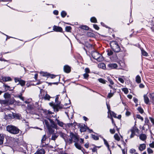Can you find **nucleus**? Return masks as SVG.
Instances as JSON below:
<instances>
[{
  "label": "nucleus",
  "instance_id": "obj_47",
  "mask_svg": "<svg viewBox=\"0 0 154 154\" xmlns=\"http://www.w3.org/2000/svg\"><path fill=\"white\" fill-rule=\"evenodd\" d=\"M92 138L94 140H97L99 139V137L97 136H96L95 135L92 134Z\"/></svg>",
  "mask_w": 154,
  "mask_h": 154
},
{
  "label": "nucleus",
  "instance_id": "obj_5",
  "mask_svg": "<svg viewBox=\"0 0 154 154\" xmlns=\"http://www.w3.org/2000/svg\"><path fill=\"white\" fill-rule=\"evenodd\" d=\"M91 55L93 58L97 61H100L102 60V56L97 52H92L91 53Z\"/></svg>",
  "mask_w": 154,
  "mask_h": 154
},
{
  "label": "nucleus",
  "instance_id": "obj_26",
  "mask_svg": "<svg viewBox=\"0 0 154 154\" xmlns=\"http://www.w3.org/2000/svg\"><path fill=\"white\" fill-rule=\"evenodd\" d=\"M78 142H75L74 145L75 147L78 149L82 150V147L78 143Z\"/></svg>",
  "mask_w": 154,
  "mask_h": 154
},
{
  "label": "nucleus",
  "instance_id": "obj_29",
  "mask_svg": "<svg viewBox=\"0 0 154 154\" xmlns=\"http://www.w3.org/2000/svg\"><path fill=\"white\" fill-rule=\"evenodd\" d=\"M136 81L137 83H140L141 82V78L138 75L136 77Z\"/></svg>",
  "mask_w": 154,
  "mask_h": 154
},
{
  "label": "nucleus",
  "instance_id": "obj_20",
  "mask_svg": "<svg viewBox=\"0 0 154 154\" xmlns=\"http://www.w3.org/2000/svg\"><path fill=\"white\" fill-rule=\"evenodd\" d=\"M5 111H7V112H8V113H7L8 116V117H9V119H11L12 118V116H13V113H9L10 112H10V111L8 109L6 108L5 109Z\"/></svg>",
  "mask_w": 154,
  "mask_h": 154
},
{
  "label": "nucleus",
  "instance_id": "obj_60",
  "mask_svg": "<svg viewBox=\"0 0 154 154\" xmlns=\"http://www.w3.org/2000/svg\"><path fill=\"white\" fill-rule=\"evenodd\" d=\"M85 71L86 72V73H90V70L88 68H86L85 69Z\"/></svg>",
  "mask_w": 154,
  "mask_h": 154
},
{
  "label": "nucleus",
  "instance_id": "obj_25",
  "mask_svg": "<svg viewBox=\"0 0 154 154\" xmlns=\"http://www.w3.org/2000/svg\"><path fill=\"white\" fill-rule=\"evenodd\" d=\"M3 86L4 87H5V90H8L9 91H11L13 90L14 89V88H13V89H11L10 87L9 86H8L6 84H4Z\"/></svg>",
  "mask_w": 154,
  "mask_h": 154
},
{
  "label": "nucleus",
  "instance_id": "obj_53",
  "mask_svg": "<svg viewBox=\"0 0 154 154\" xmlns=\"http://www.w3.org/2000/svg\"><path fill=\"white\" fill-rule=\"evenodd\" d=\"M137 118L138 119H141L142 121H143V117L139 115H137Z\"/></svg>",
  "mask_w": 154,
  "mask_h": 154
},
{
  "label": "nucleus",
  "instance_id": "obj_49",
  "mask_svg": "<svg viewBox=\"0 0 154 154\" xmlns=\"http://www.w3.org/2000/svg\"><path fill=\"white\" fill-rule=\"evenodd\" d=\"M84 78L85 79H88L89 75L87 73H85L83 75Z\"/></svg>",
  "mask_w": 154,
  "mask_h": 154
},
{
  "label": "nucleus",
  "instance_id": "obj_52",
  "mask_svg": "<svg viewBox=\"0 0 154 154\" xmlns=\"http://www.w3.org/2000/svg\"><path fill=\"white\" fill-rule=\"evenodd\" d=\"M149 120L147 118H145V125H147L149 123Z\"/></svg>",
  "mask_w": 154,
  "mask_h": 154
},
{
  "label": "nucleus",
  "instance_id": "obj_48",
  "mask_svg": "<svg viewBox=\"0 0 154 154\" xmlns=\"http://www.w3.org/2000/svg\"><path fill=\"white\" fill-rule=\"evenodd\" d=\"M147 151L149 153H152L153 152V150L151 149L150 148H148L147 149Z\"/></svg>",
  "mask_w": 154,
  "mask_h": 154
},
{
  "label": "nucleus",
  "instance_id": "obj_9",
  "mask_svg": "<svg viewBox=\"0 0 154 154\" xmlns=\"http://www.w3.org/2000/svg\"><path fill=\"white\" fill-rule=\"evenodd\" d=\"M49 104L51 106H53L54 109H56L57 111H58V108L61 109L62 108V107H61L59 106V104L57 103V104L56 105L54 104L53 103H50Z\"/></svg>",
  "mask_w": 154,
  "mask_h": 154
},
{
  "label": "nucleus",
  "instance_id": "obj_31",
  "mask_svg": "<svg viewBox=\"0 0 154 154\" xmlns=\"http://www.w3.org/2000/svg\"><path fill=\"white\" fill-rule=\"evenodd\" d=\"M58 135L56 134H52L51 139L55 140L58 137Z\"/></svg>",
  "mask_w": 154,
  "mask_h": 154
},
{
  "label": "nucleus",
  "instance_id": "obj_30",
  "mask_svg": "<svg viewBox=\"0 0 154 154\" xmlns=\"http://www.w3.org/2000/svg\"><path fill=\"white\" fill-rule=\"evenodd\" d=\"M26 82L21 79L20 80L19 82L18 83V84L17 85L20 84V85L22 86H24Z\"/></svg>",
  "mask_w": 154,
  "mask_h": 154
},
{
  "label": "nucleus",
  "instance_id": "obj_17",
  "mask_svg": "<svg viewBox=\"0 0 154 154\" xmlns=\"http://www.w3.org/2000/svg\"><path fill=\"white\" fill-rule=\"evenodd\" d=\"M26 150L27 151V153L30 154L32 151V146L31 145H28L26 146Z\"/></svg>",
  "mask_w": 154,
  "mask_h": 154
},
{
  "label": "nucleus",
  "instance_id": "obj_39",
  "mask_svg": "<svg viewBox=\"0 0 154 154\" xmlns=\"http://www.w3.org/2000/svg\"><path fill=\"white\" fill-rule=\"evenodd\" d=\"M66 13L64 11H62L61 13V16L63 18L64 17L66 16Z\"/></svg>",
  "mask_w": 154,
  "mask_h": 154
},
{
  "label": "nucleus",
  "instance_id": "obj_62",
  "mask_svg": "<svg viewBox=\"0 0 154 154\" xmlns=\"http://www.w3.org/2000/svg\"><path fill=\"white\" fill-rule=\"evenodd\" d=\"M149 146L152 148H154V142H152L151 143L149 144Z\"/></svg>",
  "mask_w": 154,
  "mask_h": 154
},
{
  "label": "nucleus",
  "instance_id": "obj_19",
  "mask_svg": "<svg viewBox=\"0 0 154 154\" xmlns=\"http://www.w3.org/2000/svg\"><path fill=\"white\" fill-rule=\"evenodd\" d=\"M139 138L141 140L144 141L146 139L147 137L145 134H141L139 136Z\"/></svg>",
  "mask_w": 154,
  "mask_h": 154
},
{
  "label": "nucleus",
  "instance_id": "obj_51",
  "mask_svg": "<svg viewBox=\"0 0 154 154\" xmlns=\"http://www.w3.org/2000/svg\"><path fill=\"white\" fill-rule=\"evenodd\" d=\"M6 113L7 112H4L5 116L4 118L5 119V120H7V119H9V117H8V116Z\"/></svg>",
  "mask_w": 154,
  "mask_h": 154
},
{
  "label": "nucleus",
  "instance_id": "obj_27",
  "mask_svg": "<svg viewBox=\"0 0 154 154\" xmlns=\"http://www.w3.org/2000/svg\"><path fill=\"white\" fill-rule=\"evenodd\" d=\"M4 97L6 99H9L11 97V94L8 93H5L4 95Z\"/></svg>",
  "mask_w": 154,
  "mask_h": 154
},
{
  "label": "nucleus",
  "instance_id": "obj_44",
  "mask_svg": "<svg viewBox=\"0 0 154 154\" xmlns=\"http://www.w3.org/2000/svg\"><path fill=\"white\" fill-rule=\"evenodd\" d=\"M122 90L124 92L125 94H127L128 92V91L127 88H123L122 89Z\"/></svg>",
  "mask_w": 154,
  "mask_h": 154
},
{
  "label": "nucleus",
  "instance_id": "obj_28",
  "mask_svg": "<svg viewBox=\"0 0 154 154\" xmlns=\"http://www.w3.org/2000/svg\"><path fill=\"white\" fill-rule=\"evenodd\" d=\"M4 137L3 135L0 134V145L3 143Z\"/></svg>",
  "mask_w": 154,
  "mask_h": 154
},
{
  "label": "nucleus",
  "instance_id": "obj_38",
  "mask_svg": "<svg viewBox=\"0 0 154 154\" xmlns=\"http://www.w3.org/2000/svg\"><path fill=\"white\" fill-rule=\"evenodd\" d=\"M98 81L100 83H102L103 84H105L106 83V82H107L104 79H103L102 78H100L98 79Z\"/></svg>",
  "mask_w": 154,
  "mask_h": 154
},
{
  "label": "nucleus",
  "instance_id": "obj_56",
  "mask_svg": "<svg viewBox=\"0 0 154 154\" xmlns=\"http://www.w3.org/2000/svg\"><path fill=\"white\" fill-rule=\"evenodd\" d=\"M18 98H20L21 100L23 101H24V97L22 96V94H20V95H18L17 97Z\"/></svg>",
  "mask_w": 154,
  "mask_h": 154
},
{
  "label": "nucleus",
  "instance_id": "obj_64",
  "mask_svg": "<svg viewBox=\"0 0 154 154\" xmlns=\"http://www.w3.org/2000/svg\"><path fill=\"white\" fill-rule=\"evenodd\" d=\"M108 81L112 85L114 84V82L112 80L110 79H108Z\"/></svg>",
  "mask_w": 154,
  "mask_h": 154
},
{
  "label": "nucleus",
  "instance_id": "obj_32",
  "mask_svg": "<svg viewBox=\"0 0 154 154\" xmlns=\"http://www.w3.org/2000/svg\"><path fill=\"white\" fill-rule=\"evenodd\" d=\"M56 120L57 121V124L59 126L61 127L63 126L64 124L62 122L60 121L57 119H56Z\"/></svg>",
  "mask_w": 154,
  "mask_h": 154
},
{
  "label": "nucleus",
  "instance_id": "obj_59",
  "mask_svg": "<svg viewBox=\"0 0 154 154\" xmlns=\"http://www.w3.org/2000/svg\"><path fill=\"white\" fill-rule=\"evenodd\" d=\"M97 146H95L93 149H92V151L93 152H97Z\"/></svg>",
  "mask_w": 154,
  "mask_h": 154
},
{
  "label": "nucleus",
  "instance_id": "obj_46",
  "mask_svg": "<svg viewBox=\"0 0 154 154\" xmlns=\"http://www.w3.org/2000/svg\"><path fill=\"white\" fill-rule=\"evenodd\" d=\"M68 126L69 127H70V126H72L74 125V126L75 127L76 125H77V124L75 122H74L73 123H71L68 124Z\"/></svg>",
  "mask_w": 154,
  "mask_h": 154
},
{
  "label": "nucleus",
  "instance_id": "obj_15",
  "mask_svg": "<svg viewBox=\"0 0 154 154\" xmlns=\"http://www.w3.org/2000/svg\"><path fill=\"white\" fill-rule=\"evenodd\" d=\"M2 79L3 81L5 82L11 81L12 80V79L9 76L2 77Z\"/></svg>",
  "mask_w": 154,
  "mask_h": 154
},
{
  "label": "nucleus",
  "instance_id": "obj_37",
  "mask_svg": "<svg viewBox=\"0 0 154 154\" xmlns=\"http://www.w3.org/2000/svg\"><path fill=\"white\" fill-rule=\"evenodd\" d=\"M103 140L105 144L107 147L108 149H109V146L107 141L104 138H103Z\"/></svg>",
  "mask_w": 154,
  "mask_h": 154
},
{
  "label": "nucleus",
  "instance_id": "obj_24",
  "mask_svg": "<svg viewBox=\"0 0 154 154\" xmlns=\"http://www.w3.org/2000/svg\"><path fill=\"white\" fill-rule=\"evenodd\" d=\"M37 154H44L45 153V150L43 149H41L38 150L36 152Z\"/></svg>",
  "mask_w": 154,
  "mask_h": 154
},
{
  "label": "nucleus",
  "instance_id": "obj_7",
  "mask_svg": "<svg viewBox=\"0 0 154 154\" xmlns=\"http://www.w3.org/2000/svg\"><path fill=\"white\" fill-rule=\"evenodd\" d=\"M27 110L29 111L31 113H34L35 110V106L33 103L32 102L28 103L27 105Z\"/></svg>",
  "mask_w": 154,
  "mask_h": 154
},
{
  "label": "nucleus",
  "instance_id": "obj_22",
  "mask_svg": "<svg viewBox=\"0 0 154 154\" xmlns=\"http://www.w3.org/2000/svg\"><path fill=\"white\" fill-rule=\"evenodd\" d=\"M149 95L150 98L152 100L153 104H154V92L150 93Z\"/></svg>",
  "mask_w": 154,
  "mask_h": 154
},
{
  "label": "nucleus",
  "instance_id": "obj_1",
  "mask_svg": "<svg viewBox=\"0 0 154 154\" xmlns=\"http://www.w3.org/2000/svg\"><path fill=\"white\" fill-rule=\"evenodd\" d=\"M43 113L45 115V117L48 119H45L44 122L45 123L49 133L50 134H52L54 131L52 128H56L57 125L55 123L54 121L50 118L52 117L56 118L57 115H55L54 116L52 115V114H54V113L49 110H44Z\"/></svg>",
  "mask_w": 154,
  "mask_h": 154
},
{
  "label": "nucleus",
  "instance_id": "obj_6",
  "mask_svg": "<svg viewBox=\"0 0 154 154\" xmlns=\"http://www.w3.org/2000/svg\"><path fill=\"white\" fill-rule=\"evenodd\" d=\"M42 92L40 91V94L39 95V97L40 99L44 100H45L49 101L51 97L50 96L46 93L45 95L44 94L43 96L42 94Z\"/></svg>",
  "mask_w": 154,
  "mask_h": 154
},
{
  "label": "nucleus",
  "instance_id": "obj_63",
  "mask_svg": "<svg viewBox=\"0 0 154 154\" xmlns=\"http://www.w3.org/2000/svg\"><path fill=\"white\" fill-rule=\"evenodd\" d=\"M94 27L97 30H99V27L96 24H94L93 25Z\"/></svg>",
  "mask_w": 154,
  "mask_h": 154
},
{
  "label": "nucleus",
  "instance_id": "obj_14",
  "mask_svg": "<svg viewBox=\"0 0 154 154\" xmlns=\"http://www.w3.org/2000/svg\"><path fill=\"white\" fill-rule=\"evenodd\" d=\"M146 147V145L144 143L140 144L139 145L138 149L140 151H142L145 150Z\"/></svg>",
  "mask_w": 154,
  "mask_h": 154
},
{
  "label": "nucleus",
  "instance_id": "obj_41",
  "mask_svg": "<svg viewBox=\"0 0 154 154\" xmlns=\"http://www.w3.org/2000/svg\"><path fill=\"white\" fill-rule=\"evenodd\" d=\"M107 55L108 56H111L113 54V51L110 50H108L107 51Z\"/></svg>",
  "mask_w": 154,
  "mask_h": 154
},
{
  "label": "nucleus",
  "instance_id": "obj_36",
  "mask_svg": "<svg viewBox=\"0 0 154 154\" xmlns=\"http://www.w3.org/2000/svg\"><path fill=\"white\" fill-rule=\"evenodd\" d=\"M90 20L91 22L96 23L97 22L96 18L94 17H92L91 18Z\"/></svg>",
  "mask_w": 154,
  "mask_h": 154
},
{
  "label": "nucleus",
  "instance_id": "obj_2",
  "mask_svg": "<svg viewBox=\"0 0 154 154\" xmlns=\"http://www.w3.org/2000/svg\"><path fill=\"white\" fill-rule=\"evenodd\" d=\"M68 137L69 138L67 137L65 141L66 143H68L69 144H72L73 141L74 142H78L79 141V138L77 136L72 132L70 133L69 137L68 136Z\"/></svg>",
  "mask_w": 154,
  "mask_h": 154
},
{
  "label": "nucleus",
  "instance_id": "obj_45",
  "mask_svg": "<svg viewBox=\"0 0 154 154\" xmlns=\"http://www.w3.org/2000/svg\"><path fill=\"white\" fill-rule=\"evenodd\" d=\"M110 93H109L108 94L107 97L109 98H110L111 97H112L113 95V93H112V91H110Z\"/></svg>",
  "mask_w": 154,
  "mask_h": 154
},
{
  "label": "nucleus",
  "instance_id": "obj_4",
  "mask_svg": "<svg viewBox=\"0 0 154 154\" xmlns=\"http://www.w3.org/2000/svg\"><path fill=\"white\" fill-rule=\"evenodd\" d=\"M110 45L111 49L116 52L120 51V48L117 42L112 41L110 42Z\"/></svg>",
  "mask_w": 154,
  "mask_h": 154
},
{
  "label": "nucleus",
  "instance_id": "obj_23",
  "mask_svg": "<svg viewBox=\"0 0 154 154\" xmlns=\"http://www.w3.org/2000/svg\"><path fill=\"white\" fill-rule=\"evenodd\" d=\"M60 135L61 137L64 139V141H66V139L67 137V135L66 134L62 132H60Z\"/></svg>",
  "mask_w": 154,
  "mask_h": 154
},
{
  "label": "nucleus",
  "instance_id": "obj_54",
  "mask_svg": "<svg viewBox=\"0 0 154 154\" xmlns=\"http://www.w3.org/2000/svg\"><path fill=\"white\" fill-rule=\"evenodd\" d=\"M81 28L85 30H88L89 29L88 27L86 26H82Z\"/></svg>",
  "mask_w": 154,
  "mask_h": 154
},
{
  "label": "nucleus",
  "instance_id": "obj_8",
  "mask_svg": "<svg viewBox=\"0 0 154 154\" xmlns=\"http://www.w3.org/2000/svg\"><path fill=\"white\" fill-rule=\"evenodd\" d=\"M18 150L20 152H23L24 153H26L27 152L26 150V145L24 144V145H21L17 147Z\"/></svg>",
  "mask_w": 154,
  "mask_h": 154
},
{
  "label": "nucleus",
  "instance_id": "obj_57",
  "mask_svg": "<svg viewBox=\"0 0 154 154\" xmlns=\"http://www.w3.org/2000/svg\"><path fill=\"white\" fill-rule=\"evenodd\" d=\"M59 95H57V96H56V97L55 98V102L57 103H58V104L59 103V104H60V102H58V98H59V97H58V96H59Z\"/></svg>",
  "mask_w": 154,
  "mask_h": 154
},
{
  "label": "nucleus",
  "instance_id": "obj_35",
  "mask_svg": "<svg viewBox=\"0 0 154 154\" xmlns=\"http://www.w3.org/2000/svg\"><path fill=\"white\" fill-rule=\"evenodd\" d=\"M109 114L110 115L111 117H112V116L115 118H117L116 114L114 112L111 111L109 113Z\"/></svg>",
  "mask_w": 154,
  "mask_h": 154
},
{
  "label": "nucleus",
  "instance_id": "obj_11",
  "mask_svg": "<svg viewBox=\"0 0 154 154\" xmlns=\"http://www.w3.org/2000/svg\"><path fill=\"white\" fill-rule=\"evenodd\" d=\"M108 66L110 69H116L117 65L115 63H110L108 65Z\"/></svg>",
  "mask_w": 154,
  "mask_h": 154
},
{
  "label": "nucleus",
  "instance_id": "obj_21",
  "mask_svg": "<svg viewBox=\"0 0 154 154\" xmlns=\"http://www.w3.org/2000/svg\"><path fill=\"white\" fill-rule=\"evenodd\" d=\"M130 131L131 133L135 134L136 132L138 133L139 130L136 127H134L130 130Z\"/></svg>",
  "mask_w": 154,
  "mask_h": 154
},
{
  "label": "nucleus",
  "instance_id": "obj_34",
  "mask_svg": "<svg viewBox=\"0 0 154 154\" xmlns=\"http://www.w3.org/2000/svg\"><path fill=\"white\" fill-rule=\"evenodd\" d=\"M141 54L142 55L145 56H148L147 53L143 49H141Z\"/></svg>",
  "mask_w": 154,
  "mask_h": 154
},
{
  "label": "nucleus",
  "instance_id": "obj_43",
  "mask_svg": "<svg viewBox=\"0 0 154 154\" xmlns=\"http://www.w3.org/2000/svg\"><path fill=\"white\" fill-rule=\"evenodd\" d=\"M71 29V27L70 26H67L65 28V30L66 32H70Z\"/></svg>",
  "mask_w": 154,
  "mask_h": 154
},
{
  "label": "nucleus",
  "instance_id": "obj_40",
  "mask_svg": "<svg viewBox=\"0 0 154 154\" xmlns=\"http://www.w3.org/2000/svg\"><path fill=\"white\" fill-rule=\"evenodd\" d=\"M114 137L115 140L119 141L120 140V138L118 135L117 134H116L114 135Z\"/></svg>",
  "mask_w": 154,
  "mask_h": 154
},
{
  "label": "nucleus",
  "instance_id": "obj_42",
  "mask_svg": "<svg viewBox=\"0 0 154 154\" xmlns=\"http://www.w3.org/2000/svg\"><path fill=\"white\" fill-rule=\"evenodd\" d=\"M137 110L141 114L143 113L144 112L143 109L141 107H138L137 108Z\"/></svg>",
  "mask_w": 154,
  "mask_h": 154
},
{
  "label": "nucleus",
  "instance_id": "obj_55",
  "mask_svg": "<svg viewBox=\"0 0 154 154\" xmlns=\"http://www.w3.org/2000/svg\"><path fill=\"white\" fill-rule=\"evenodd\" d=\"M106 105L107 107V108L108 109V113L109 114V113L111 111L110 110V106L107 103H106Z\"/></svg>",
  "mask_w": 154,
  "mask_h": 154
},
{
  "label": "nucleus",
  "instance_id": "obj_18",
  "mask_svg": "<svg viewBox=\"0 0 154 154\" xmlns=\"http://www.w3.org/2000/svg\"><path fill=\"white\" fill-rule=\"evenodd\" d=\"M46 138V135H44L41 140V144L42 147L45 146V145L46 144L45 143H44V141H45Z\"/></svg>",
  "mask_w": 154,
  "mask_h": 154
},
{
  "label": "nucleus",
  "instance_id": "obj_12",
  "mask_svg": "<svg viewBox=\"0 0 154 154\" xmlns=\"http://www.w3.org/2000/svg\"><path fill=\"white\" fill-rule=\"evenodd\" d=\"M53 30L57 32H62L63 30L62 29L61 27L55 25L53 26Z\"/></svg>",
  "mask_w": 154,
  "mask_h": 154
},
{
  "label": "nucleus",
  "instance_id": "obj_50",
  "mask_svg": "<svg viewBox=\"0 0 154 154\" xmlns=\"http://www.w3.org/2000/svg\"><path fill=\"white\" fill-rule=\"evenodd\" d=\"M20 78H15L14 79V80L15 82V83H17V82H18L19 83V82L21 79Z\"/></svg>",
  "mask_w": 154,
  "mask_h": 154
},
{
  "label": "nucleus",
  "instance_id": "obj_58",
  "mask_svg": "<svg viewBox=\"0 0 154 154\" xmlns=\"http://www.w3.org/2000/svg\"><path fill=\"white\" fill-rule=\"evenodd\" d=\"M1 54V55H0V61H8V60H6L5 59L3 58L2 59V54Z\"/></svg>",
  "mask_w": 154,
  "mask_h": 154
},
{
  "label": "nucleus",
  "instance_id": "obj_13",
  "mask_svg": "<svg viewBox=\"0 0 154 154\" xmlns=\"http://www.w3.org/2000/svg\"><path fill=\"white\" fill-rule=\"evenodd\" d=\"M64 71L67 73H69L71 71V68L68 65H65L63 67Z\"/></svg>",
  "mask_w": 154,
  "mask_h": 154
},
{
  "label": "nucleus",
  "instance_id": "obj_3",
  "mask_svg": "<svg viewBox=\"0 0 154 154\" xmlns=\"http://www.w3.org/2000/svg\"><path fill=\"white\" fill-rule=\"evenodd\" d=\"M6 130L10 133L13 134H18L20 130L17 127L12 125H8L6 127Z\"/></svg>",
  "mask_w": 154,
  "mask_h": 154
},
{
  "label": "nucleus",
  "instance_id": "obj_10",
  "mask_svg": "<svg viewBox=\"0 0 154 154\" xmlns=\"http://www.w3.org/2000/svg\"><path fill=\"white\" fill-rule=\"evenodd\" d=\"M79 128L80 129V131L81 132H85L86 131L87 128L85 126V125L83 126V125L81 124H79L77 125Z\"/></svg>",
  "mask_w": 154,
  "mask_h": 154
},
{
  "label": "nucleus",
  "instance_id": "obj_33",
  "mask_svg": "<svg viewBox=\"0 0 154 154\" xmlns=\"http://www.w3.org/2000/svg\"><path fill=\"white\" fill-rule=\"evenodd\" d=\"M98 66L100 68L104 69L106 68L105 64L103 63H101L99 64Z\"/></svg>",
  "mask_w": 154,
  "mask_h": 154
},
{
  "label": "nucleus",
  "instance_id": "obj_16",
  "mask_svg": "<svg viewBox=\"0 0 154 154\" xmlns=\"http://www.w3.org/2000/svg\"><path fill=\"white\" fill-rule=\"evenodd\" d=\"M143 97L145 103L146 104H150L149 99L147 95L146 94L144 95Z\"/></svg>",
  "mask_w": 154,
  "mask_h": 154
},
{
  "label": "nucleus",
  "instance_id": "obj_61",
  "mask_svg": "<svg viewBox=\"0 0 154 154\" xmlns=\"http://www.w3.org/2000/svg\"><path fill=\"white\" fill-rule=\"evenodd\" d=\"M108 117L111 119L112 124L115 125V126H116V125L113 119V118H112V117H109V116H108Z\"/></svg>",
  "mask_w": 154,
  "mask_h": 154
}]
</instances>
